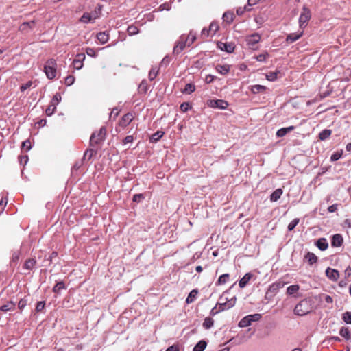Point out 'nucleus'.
Listing matches in <instances>:
<instances>
[{
  "label": "nucleus",
  "instance_id": "obj_1",
  "mask_svg": "<svg viewBox=\"0 0 351 351\" xmlns=\"http://www.w3.org/2000/svg\"><path fill=\"white\" fill-rule=\"evenodd\" d=\"M313 309L312 302L310 300L304 299L300 301L295 307L294 313L299 316H304L309 313Z\"/></svg>",
  "mask_w": 351,
  "mask_h": 351
},
{
  "label": "nucleus",
  "instance_id": "obj_2",
  "mask_svg": "<svg viewBox=\"0 0 351 351\" xmlns=\"http://www.w3.org/2000/svg\"><path fill=\"white\" fill-rule=\"evenodd\" d=\"M223 295L221 297V301L223 300ZM237 298L236 297H232L227 302H220L217 304L216 306L213 308L212 313L213 314L217 313L219 311H223L225 310L229 309L233 307L236 304Z\"/></svg>",
  "mask_w": 351,
  "mask_h": 351
},
{
  "label": "nucleus",
  "instance_id": "obj_3",
  "mask_svg": "<svg viewBox=\"0 0 351 351\" xmlns=\"http://www.w3.org/2000/svg\"><path fill=\"white\" fill-rule=\"evenodd\" d=\"M311 17V10L306 6H303L302 12L299 17V27L302 30L306 27Z\"/></svg>",
  "mask_w": 351,
  "mask_h": 351
},
{
  "label": "nucleus",
  "instance_id": "obj_4",
  "mask_svg": "<svg viewBox=\"0 0 351 351\" xmlns=\"http://www.w3.org/2000/svg\"><path fill=\"white\" fill-rule=\"evenodd\" d=\"M44 71L49 79H53L56 75V61L52 59L47 61L44 67Z\"/></svg>",
  "mask_w": 351,
  "mask_h": 351
},
{
  "label": "nucleus",
  "instance_id": "obj_5",
  "mask_svg": "<svg viewBox=\"0 0 351 351\" xmlns=\"http://www.w3.org/2000/svg\"><path fill=\"white\" fill-rule=\"evenodd\" d=\"M261 317L260 314L249 315L243 317L239 323V326L245 328L252 324L253 322L258 321Z\"/></svg>",
  "mask_w": 351,
  "mask_h": 351
},
{
  "label": "nucleus",
  "instance_id": "obj_6",
  "mask_svg": "<svg viewBox=\"0 0 351 351\" xmlns=\"http://www.w3.org/2000/svg\"><path fill=\"white\" fill-rule=\"evenodd\" d=\"M61 99H62V97H61V95L60 93H56L53 96V97L52 98V99L50 102L49 106L45 110L47 116H51L54 113V112L56 109V106L60 103Z\"/></svg>",
  "mask_w": 351,
  "mask_h": 351
},
{
  "label": "nucleus",
  "instance_id": "obj_7",
  "mask_svg": "<svg viewBox=\"0 0 351 351\" xmlns=\"http://www.w3.org/2000/svg\"><path fill=\"white\" fill-rule=\"evenodd\" d=\"M106 134V130L105 128L102 127L98 132L93 133L90 137V141L93 143L99 144L104 140Z\"/></svg>",
  "mask_w": 351,
  "mask_h": 351
},
{
  "label": "nucleus",
  "instance_id": "obj_8",
  "mask_svg": "<svg viewBox=\"0 0 351 351\" xmlns=\"http://www.w3.org/2000/svg\"><path fill=\"white\" fill-rule=\"evenodd\" d=\"M207 104L210 108H219L221 110L226 109L228 106V103L222 99L209 100Z\"/></svg>",
  "mask_w": 351,
  "mask_h": 351
},
{
  "label": "nucleus",
  "instance_id": "obj_9",
  "mask_svg": "<svg viewBox=\"0 0 351 351\" xmlns=\"http://www.w3.org/2000/svg\"><path fill=\"white\" fill-rule=\"evenodd\" d=\"M219 29V25L216 23H211L208 29H203L202 34L206 36H213Z\"/></svg>",
  "mask_w": 351,
  "mask_h": 351
},
{
  "label": "nucleus",
  "instance_id": "obj_10",
  "mask_svg": "<svg viewBox=\"0 0 351 351\" xmlns=\"http://www.w3.org/2000/svg\"><path fill=\"white\" fill-rule=\"evenodd\" d=\"M86 56L84 53H79L76 56L73 62V67L80 69L83 66V61L85 60Z\"/></svg>",
  "mask_w": 351,
  "mask_h": 351
},
{
  "label": "nucleus",
  "instance_id": "obj_11",
  "mask_svg": "<svg viewBox=\"0 0 351 351\" xmlns=\"http://www.w3.org/2000/svg\"><path fill=\"white\" fill-rule=\"evenodd\" d=\"M326 275L330 280L332 281H337L339 277V271L330 267L326 269Z\"/></svg>",
  "mask_w": 351,
  "mask_h": 351
},
{
  "label": "nucleus",
  "instance_id": "obj_12",
  "mask_svg": "<svg viewBox=\"0 0 351 351\" xmlns=\"http://www.w3.org/2000/svg\"><path fill=\"white\" fill-rule=\"evenodd\" d=\"M260 39L261 36L259 34H252L247 38V45L253 49L254 45L260 41Z\"/></svg>",
  "mask_w": 351,
  "mask_h": 351
},
{
  "label": "nucleus",
  "instance_id": "obj_13",
  "mask_svg": "<svg viewBox=\"0 0 351 351\" xmlns=\"http://www.w3.org/2000/svg\"><path fill=\"white\" fill-rule=\"evenodd\" d=\"M217 46L221 50L227 51L228 53L232 52L234 49V46L232 43L219 42L217 43Z\"/></svg>",
  "mask_w": 351,
  "mask_h": 351
},
{
  "label": "nucleus",
  "instance_id": "obj_14",
  "mask_svg": "<svg viewBox=\"0 0 351 351\" xmlns=\"http://www.w3.org/2000/svg\"><path fill=\"white\" fill-rule=\"evenodd\" d=\"M133 119V115L132 114H127L124 115L119 122V124L122 127L127 126Z\"/></svg>",
  "mask_w": 351,
  "mask_h": 351
},
{
  "label": "nucleus",
  "instance_id": "obj_15",
  "mask_svg": "<svg viewBox=\"0 0 351 351\" xmlns=\"http://www.w3.org/2000/svg\"><path fill=\"white\" fill-rule=\"evenodd\" d=\"M304 261H306L309 265H313L317 261V257L315 254L311 252H308L304 256Z\"/></svg>",
  "mask_w": 351,
  "mask_h": 351
},
{
  "label": "nucleus",
  "instance_id": "obj_16",
  "mask_svg": "<svg viewBox=\"0 0 351 351\" xmlns=\"http://www.w3.org/2000/svg\"><path fill=\"white\" fill-rule=\"evenodd\" d=\"M187 46V43L184 38H182L181 40L178 43V44L174 47V51L176 53L181 52L184 47Z\"/></svg>",
  "mask_w": 351,
  "mask_h": 351
},
{
  "label": "nucleus",
  "instance_id": "obj_17",
  "mask_svg": "<svg viewBox=\"0 0 351 351\" xmlns=\"http://www.w3.org/2000/svg\"><path fill=\"white\" fill-rule=\"evenodd\" d=\"M303 34V30H300L295 34H291L287 38V41L289 43H293L299 39Z\"/></svg>",
  "mask_w": 351,
  "mask_h": 351
},
{
  "label": "nucleus",
  "instance_id": "obj_18",
  "mask_svg": "<svg viewBox=\"0 0 351 351\" xmlns=\"http://www.w3.org/2000/svg\"><path fill=\"white\" fill-rule=\"evenodd\" d=\"M316 246L321 250H325L328 248V244L325 238H321L316 242Z\"/></svg>",
  "mask_w": 351,
  "mask_h": 351
},
{
  "label": "nucleus",
  "instance_id": "obj_19",
  "mask_svg": "<svg viewBox=\"0 0 351 351\" xmlns=\"http://www.w3.org/2000/svg\"><path fill=\"white\" fill-rule=\"evenodd\" d=\"M34 25H35L34 21H32L30 22H25L20 25L19 30L21 32H25L29 29L34 28Z\"/></svg>",
  "mask_w": 351,
  "mask_h": 351
},
{
  "label": "nucleus",
  "instance_id": "obj_20",
  "mask_svg": "<svg viewBox=\"0 0 351 351\" xmlns=\"http://www.w3.org/2000/svg\"><path fill=\"white\" fill-rule=\"evenodd\" d=\"M294 129L293 126H289L287 128H283L278 130L276 132V136L278 137L285 136L288 132L292 131Z\"/></svg>",
  "mask_w": 351,
  "mask_h": 351
},
{
  "label": "nucleus",
  "instance_id": "obj_21",
  "mask_svg": "<svg viewBox=\"0 0 351 351\" xmlns=\"http://www.w3.org/2000/svg\"><path fill=\"white\" fill-rule=\"evenodd\" d=\"M102 6L99 5L97 7L95 8V10L91 13L90 15H89V21L92 19H97L101 12Z\"/></svg>",
  "mask_w": 351,
  "mask_h": 351
},
{
  "label": "nucleus",
  "instance_id": "obj_22",
  "mask_svg": "<svg viewBox=\"0 0 351 351\" xmlns=\"http://www.w3.org/2000/svg\"><path fill=\"white\" fill-rule=\"evenodd\" d=\"M343 239L340 234H335L332 237V245L334 247H339L342 244Z\"/></svg>",
  "mask_w": 351,
  "mask_h": 351
},
{
  "label": "nucleus",
  "instance_id": "obj_23",
  "mask_svg": "<svg viewBox=\"0 0 351 351\" xmlns=\"http://www.w3.org/2000/svg\"><path fill=\"white\" fill-rule=\"evenodd\" d=\"M216 70L221 75H226L230 71V66L219 64L216 66Z\"/></svg>",
  "mask_w": 351,
  "mask_h": 351
},
{
  "label": "nucleus",
  "instance_id": "obj_24",
  "mask_svg": "<svg viewBox=\"0 0 351 351\" xmlns=\"http://www.w3.org/2000/svg\"><path fill=\"white\" fill-rule=\"evenodd\" d=\"M14 308H15V303L10 301V302H8L7 304L3 305L0 308V310L3 312H7L9 311H14Z\"/></svg>",
  "mask_w": 351,
  "mask_h": 351
},
{
  "label": "nucleus",
  "instance_id": "obj_25",
  "mask_svg": "<svg viewBox=\"0 0 351 351\" xmlns=\"http://www.w3.org/2000/svg\"><path fill=\"white\" fill-rule=\"evenodd\" d=\"M282 190L281 189H278L274 191L270 196V200L271 202H276L282 195Z\"/></svg>",
  "mask_w": 351,
  "mask_h": 351
},
{
  "label": "nucleus",
  "instance_id": "obj_26",
  "mask_svg": "<svg viewBox=\"0 0 351 351\" xmlns=\"http://www.w3.org/2000/svg\"><path fill=\"white\" fill-rule=\"evenodd\" d=\"M252 278V275L250 273H247L239 281V285L241 288H243L246 285L247 283L248 282V281L250 280V278Z\"/></svg>",
  "mask_w": 351,
  "mask_h": 351
},
{
  "label": "nucleus",
  "instance_id": "obj_27",
  "mask_svg": "<svg viewBox=\"0 0 351 351\" xmlns=\"http://www.w3.org/2000/svg\"><path fill=\"white\" fill-rule=\"evenodd\" d=\"M285 284L281 282H277L275 283H273L269 288V291L271 292H276L278 291L280 288H282Z\"/></svg>",
  "mask_w": 351,
  "mask_h": 351
},
{
  "label": "nucleus",
  "instance_id": "obj_28",
  "mask_svg": "<svg viewBox=\"0 0 351 351\" xmlns=\"http://www.w3.org/2000/svg\"><path fill=\"white\" fill-rule=\"evenodd\" d=\"M198 291L195 289L192 290L188 295L186 302L187 304L192 303L196 298Z\"/></svg>",
  "mask_w": 351,
  "mask_h": 351
},
{
  "label": "nucleus",
  "instance_id": "obj_29",
  "mask_svg": "<svg viewBox=\"0 0 351 351\" xmlns=\"http://www.w3.org/2000/svg\"><path fill=\"white\" fill-rule=\"evenodd\" d=\"M97 38L101 44H104L108 40V35L105 32H100L97 35Z\"/></svg>",
  "mask_w": 351,
  "mask_h": 351
},
{
  "label": "nucleus",
  "instance_id": "obj_30",
  "mask_svg": "<svg viewBox=\"0 0 351 351\" xmlns=\"http://www.w3.org/2000/svg\"><path fill=\"white\" fill-rule=\"evenodd\" d=\"M265 90L266 87L262 85H254L251 88L252 92L254 94L264 92Z\"/></svg>",
  "mask_w": 351,
  "mask_h": 351
},
{
  "label": "nucleus",
  "instance_id": "obj_31",
  "mask_svg": "<svg viewBox=\"0 0 351 351\" xmlns=\"http://www.w3.org/2000/svg\"><path fill=\"white\" fill-rule=\"evenodd\" d=\"M299 289H300V287L298 285H291L287 287V293L288 295H293L294 293H295L298 291Z\"/></svg>",
  "mask_w": 351,
  "mask_h": 351
},
{
  "label": "nucleus",
  "instance_id": "obj_32",
  "mask_svg": "<svg viewBox=\"0 0 351 351\" xmlns=\"http://www.w3.org/2000/svg\"><path fill=\"white\" fill-rule=\"evenodd\" d=\"M206 347V342L205 341H200L198 342L193 348V351H203Z\"/></svg>",
  "mask_w": 351,
  "mask_h": 351
},
{
  "label": "nucleus",
  "instance_id": "obj_33",
  "mask_svg": "<svg viewBox=\"0 0 351 351\" xmlns=\"http://www.w3.org/2000/svg\"><path fill=\"white\" fill-rule=\"evenodd\" d=\"M223 19L226 23H230L231 22H232V21L234 19L233 13L230 12H225L223 15Z\"/></svg>",
  "mask_w": 351,
  "mask_h": 351
},
{
  "label": "nucleus",
  "instance_id": "obj_34",
  "mask_svg": "<svg viewBox=\"0 0 351 351\" xmlns=\"http://www.w3.org/2000/svg\"><path fill=\"white\" fill-rule=\"evenodd\" d=\"M164 132L161 131H158L154 134H152L150 137L151 142H156L158 141L162 136H163Z\"/></svg>",
  "mask_w": 351,
  "mask_h": 351
},
{
  "label": "nucleus",
  "instance_id": "obj_35",
  "mask_svg": "<svg viewBox=\"0 0 351 351\" xmlns=\"http://www.w3.org/2000/svg\"><path fill=\"white\" fill-rule=\"evenodd\" d=\"M331 130H324L321 132L319 134V138L320 140L323 141L328 138L331 135Z\"/></svg>",
  "mask_w": 351,
  "mask_h": 351
},
{
  "label": "nucleus",
  "instance_id": "obj_36",
  "mask_svg": "<svg viewBox=\"0 0 351 351\" xmlns=\"http://www.w3.org/2000/svg\"><path fill=\"white\" fill-rule=\"evenodd\" d=\"M339 334L346 339H350L351 338V335L348 328H341L339 331Z\"/></svg>",
  "mask_w": 351,
  "mask_h": 351
},
{
  "label": "nucleus",
  "instance_id": "obj_37",
  "mask_svg": "<svg viewBox=\"0 0 351 351\" xmlns=\"http://www.w3.org/2000/svg\"><path fill=\"white\" fill-rule=\"evenodd\" d=\"M228 278H229V274H223V275L220 276V277L219 278L217 284L218 285H224L227 282Z\"/></svg>",
  "mask_w": 351,
  "mask_h": 351
},
{
  "label": "nucleus",
  "instance_id": "obj_38",
  "mask_svg": "<svg viewBox=\"0 0 351 351\" xmlns=\"http://www.w3.org/2000/svg\"><path fill=\"white\" fill-rule=\"evenodd\" d=\"M195 85H193L192 84H187L185 86L183 93H186V94H191V93H193L195 91Z\"/></svg>",
  "mask_w": 351,
  "mask_h": 351
},
{
  "label": "nucleus",
  "instance_id": "obj_39",
  "mask_svg": "<svg viewBox=\"0 0 351 351\" xmlns=\"http://www.w3.org/2000/svg\"><path fill=\"white\" fill-rule=\"evenodd\" d=\"M185 40H186V43H187V46H190L191 45H192L193 43V42L196 39V37H195V35L192 34V33H190L187 38H184Z\"/></svg>",
  "mask_w": 351,
  "mask_h": 351
},
{
  "label": "nucleus",
  "instance_id": "obj_40",
  "mask_svg": "<svg viewBox=\"0 0 351 351\" xmlns=\"http://www.w3.org/2000/svg\"><path fill=\"white\" fill-rule=\"evenodd\" d=\"M213 325V320L210 317H206L203 323V326L208 329L210 328Z\"/></svg>",
  "mask_w": 351,
  "mask_h": 351
},
{
  "label": "nucleus",
  "instance_id": "obj_41",
  "mask_svg": "<svg viewBox=\"0 0 351 351\" xmlns=\"http://www.w3.org/2000/svg\"><path fill=\"white\" fill-rule=\"evenodd\" d=\"M278 72H271L266 75V79L269 81H275L278 77Z\"/></svg>",
  "mask_w": 351,
  "mask_h": 351
},
{
  "label": "nucleus",
  "instance_id": "obj_42",
  "mask_svg": "<svg viewBox=\"0 0 351 351\" xmlns=\"http://www.w3.org/2000/svg\"><path fill=\"white\" fill-rule=\"evenodd\" d=\"M36 264V261L34 259H29L26 261L25 263V267L27 269H31L34 267Z\"/></svg>",
  "mask_w": 351,
  "mask_h": 351
},
{
  "label": "nucleus",
  "instance_id": "obj_43",
  "mask_svg": "<svg viewBox=\"0 0 351 351\" xmlns=\"http://www.w3.org/2000/svg\"><path fill=\"white\" fill-rule=\"evenodd\" d=\"M342 154H343L342 150L334 153L330 157L331 161H336V160H339L341 157Z\"/></svg>",
  "mask_w": 351,
  "mask_h": 351
},
{
  "label": "nucleus",
  "instance_id": "obj_44",
  "mask_svg": "<svg viewBox=\"0 0 351 351\" xmlns=\"http://www.w3.org/2000/svg\"><path fill=\"white\" fill-rule=\"evenodd\" d=\"M343 319L347 324H351V312H346L343 315Z\"/></svg>",
  "mask_w": 351,
  "mask_h": 351
},
{
  "label": "nucleus",
  "instance_id": "obj_45",
  "mask_svg": "<svg viewBox=\"0 0 351 351\" xmlns=\"http://www.w3.org/2000/svg\"><path fill=\"white\" fill-rule=\"evenodd\" d=\"M299 223V219H295L293 221H291L289 224L288 225V229L289 230L291 231L294 229V228L298 225Z\"/></svg>",
  "mask_w": 351,
  "mask_h": 351
},
{
  "label": "nucleus",
  "instance_id": "obj_46",
  "mask_svg": "<svg viewBox=\"0 0 351 351\" xmlns=\"http://www.w3.org/2000/svg\"><path fill=\"white\" fill-rule=\"evenodd\" d=\"M64 289V285L63 282H58L53 287V290L54 292L58 293L61 289Z\"/></svg>",
  "mask_w": 351,
  "mask_h": 351
},
{
  "label": "nucleus",
  "instance_id": "obj_47",
  "mask_svg": "<svg viewBox=\"0 0 351 351\" xmlns=\"http://www.w3.org/2000/svg\"><path fill=\"white\" fill-rule=\"evenodd\" d=\"M269 55L267 52L261 53L257 56H256V59L259 62H263L268 58Z\"/></svg>",
  "mask_w": 351,
  "mask_h": 351
},
{
  "label": "nucleus",
  "instance_id": "obj_48",
  "mask_svg": "<svg viewBox=\"0 0 351 351\" xmlns=\"http://www.w3.org/2000/svg\"><path fill=\"white\" fill-rule=\"evenodd\" d=\"M75 81V78L72 75H69L68 77H66L65 78V84L67 85V86H71L73 84Z\"/></svg>",
  "mask_w": 351,
  "mask_h": 351
},
{
  "label": "nucleus",
  "instance_id": "obj_49",
  "mask_svg": "<svg viewBox=\"0 0 351 351\" xmlns=\"http://www.w3.org/2000/svg\"><path fill=\"white\" fill-rule=\"evenodd\" d=\"M45 303L44 302H38L36 304V311L40 312L44 309Z\"/></svg>",
  "mask_w": 351,
  "mask_h": 351
},
{
  "label": "nucleus",
  "instance_id": "obj_50",
  "mask_svg": "<svg viewBox=\"0 0 351 351\" xmlns=\"http://www.w3.org/2000/svg\"><path fill=\"white\" fill-rule=\"evenodd\" d=\"M128 34L130 35H134L138 33V29L135 26H130L128 28Z\"/></svg>",
  "mask_w": 351,
  "mask_h": 351
},
{
  "label": "nucleus",
  "instance_id": "obj_51",
  "mask_svg": "<svg viewBox=\"0 0 351 351\" xmlns=\"http://www.w3.org/2000/svg\"><path fill=\"white\" fill-rule=\"evenodd\" d=\"M32 85V81H29L27 83L21 85V87H20V89H21V90L22 92H23L25 90H27L28 88H29Z\"/></svg>",
  "mask_w": 351,
  "mask_h": 351
},
{
  "label": "nucleus",
  "instance_id": "obj_52",
  "mask_svg": "<svg viewBox=\"0 0 351 351\" xmlns=\"http://www.w3.org/2000/svg\"><path fill=\"white\" fill-rule=\"evenodd\" d=\"M189 108H191V106L189 103H183L180 105V110L183 112H186Z\"/></svg>",
  "mask_w": 351,
  "mask_h": 351
},
{
  "label": "nucleus",
  "instance_id": "obj_53",
  "mask_svg": "<svg viewBox=\"0 0 351 351\" xmlns=\"http://www.w3.org/2000/svg\"><path fill=\"white\" fill-rule=\"evenodd\" d=\"M27 305V300L25 299H21L18 304V307L19 309H23Z\"/></svg>",
  "mask_w": 351,
  "mask_h": 351
},
{
  "label": "nucleus",
  "instance_id": "obj_54",
  "mask_svg": "<svg viewBox=\"0 0 351 351\" xmlns=\"http://www.w3.org/2000/svg\"><path fill=\"white\" fill-rule=\"evenodd\" d=\"M143 199V196L142 194H136L133 197V201L139 202L141 201V199Z\"/></svg>",
  "mask_w": 351,
  "mask_h": 351
},
{
  "label": "nucleus",
  "instance_id": "obj_55",
  "mask_svg": "<svg viewBox=\"0 0 351 351\" xmlns=\"http://www.w3.org/2000/svg\"><path fill=\"white\" fill-rule=\"evenodd\" d=\"M22 147L26 150H29L31 149V143L29 141H25L23 143Z\"/></svg>",
  "mask_w": 351,
  "mask_h": 351
},
{
  "label": "nucleus",
  "instance_id": "obj_56",
  "mask_svg": "<svg viewBox=\"0 0 351 351\" xmlns=\"http://www.w3.org/2000/svg\"><path fill=\"white\" fill-rule=\"evenodd\" d=\"M7 204V201H4L3 199H2L0 201V213H2Z\"/></svg>",
  "mask_w": 351,
  "mask_h": 351
},
{
  "label": "nucleus",
  "instance_id": "obj_57",
  "mask_svg": "<svg viewBox=\"0 0 351 351\" xmlns=\"http://www.w3.org/2000/svg\"><path fill=\"white\" fill-rule=\"evenodd\" d=\"M215 79V77L212 75H208L206 76L205 77V82L207 83V84H210Z\"/></svg>",
  "mask_w": 351,
  "mask_h": 351
},
{
  "label": "nucleus",
  "instance_id": "obj_58",
  "mask_svg": "<svg viewBox=\"0 0 351 351\" xmlns=\"http://www.w3.org/2000/svg\"><path fill=\"white\" fill-rule=\"evenodd\" d=\"M157 75V71L154 69H152L149 74V77L151 80H154Z\"/></svg>",
  "mask_w": 351,
  "mask_h": 351
},
{
  "label": "nucleus",
  "instance_id": "obj_59",
  "mask_svg": "<svg viewBox=\"0 0 351 351\" xmlns=\"http://www.w3.org/2000/svg\"><path fill=\"white\" fill-rule=\"evenodd\" d=\"M133 141V137L132 136H127L124 140H123V143L125 145L128 144V143H130Z\"/></svg>",
  "mask_w": 351,
  "mask_h": 351
},
{
  "label": "nucleus",
  "instance_id": "obj_60",
  "mask_svg": "<svg viewBox=\"0 0 351 351\" xmlns=\"http://www.w3.org/2000/svg\"><path fill=\"white\" fill-rule=\"evenodd\" d=\"M166 351H179V348L177 346H171L167 349Z\"/></svg>",
  "mask_w": 351,
  "mask_h": 351
},
{
  "label": "nucleus",
  "instance_id": "obj_61",
  "mask_svg": "<svg viewBox=\"0 0 351 351\" xmlns=\"http://www.w3.org/2000/svg\"><path fill=\"white\" fill-rule=\"evenodd\" d=\"M328 211L330 213H333L335 212L336 210H337V205L335 204H333V205H331L328 207Z\"/></svg>",
  "mask_w": 351,
  "mask_h": 351
},
{
  "label": "nucleus",
  "instance_id": "obj_62",
  "mask_svg": "<svg viewBox=\"0 0 351 351\" xmlns=\"http://www.w3.org/2000/svg\"><path fill=\"white\" fill-rule=\"evenodd\" d=\"M260 0H248V5H254L257 4L259 2Z\"/></svg>",
  "mask_w": 351,
  "mask_h": 351
},
{
  "label": "nucleus",
  "instance_id": "obj_63",
  "mask_svg": "<svg viewBox=\"0 0 351 351\" xmlns=\"http://www.w3.org/2000/svg\"><path fill=\"white\" fill-rule=\"evenodd\" d=\"M324 299L327 303H332L333 301L332 297H330V295H326Z\"/></svg>",
  "mask_w": 351,
  "mask_h": 351
},
{
  "label": "nucleus",
  "instance_id": "obj_64",
  "mask_svg": "<svg viewBox=\"0 0 351 351\" xmlns=\"http://www.w3.org/2000/svg\"><path fill=\"white\" fill-rule=\"evenodd\" d=\"M345 274L348 277L351 276V268L350 267H347L345 270Z\"/></svg>",
  "mask_w": 351,
  "mask_h": 351
}]
</instances>
